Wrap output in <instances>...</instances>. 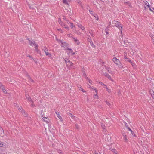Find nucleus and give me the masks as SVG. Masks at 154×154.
Returning <instances> with one entry per match:
<instances>
[{
  "label": "nucleus",
  "mask_w": 154,
  "mask_h": 154,
  "mask_svg": "<svg viewBox=\"0 0 154 154\" xmlns=\"http://www.w3.org/2000/svg\"><path fill=\"white\" fill-rule=\"evenodd\" d=\"M113 61L118 66L119 68H121L123 66L121 63L118 59L115 57L112 59Z\"/></svg>",
  "instance_id": "1"
},
{
  "label": "nucleus",
  "mask_w": 154,
  "mask_h": 154,
  "mask_svg": "<svg viewBox=\"0 0 154 154\" xmlns=\"http://www.w3.org/2000/svg\"><path fill=\"white\" fill-rule=\"evenodd\" d=\"M114 23L115 24V26L116 27L119 28V29L121 33H122V26H121L120 23L116 21H114Z\"/></svg>",
  "instance_id": "2"
},
{
  "label": "nucleus",
  "mask_w": 154,
  "mask_h": 154,
  "mask_svg": "<svg viewBox=\"0 0 154 154\" xmlns=\"http://www.w3.org/2000/svg\"><path fill=\"white\" fill-rule=\"evenodd\" d=\"M27 40L29 41V44L31 46H32L33 45H34L35 47H38V45L36 44L35 41H31L29 39H27Z\"/></svg>",
  "instance_id": "3"
},
{
  "label": "nucleus",
  "mask_w": 154,
  "mask_h": 154,
  "mask_svg": "<svg viewBox=\"0 0 154 154\" xmlns=\"http://www.w3.org/2000/svg\"><path fill=\"white\" fill-rule=\"evenodd\" d=\"M42 50H43L44 52L45 53L46 56H48L50 57H51V54L48 53V49L46 48L45 47H44V48H43Z\"/></svg>",
  "instance_id": "4"
},
{
  "label": "nucleus",
  "mask_w": 154,
  "mask_h": 154,
  "mask_svg": "<svg viewBox=\"0 0 154 154\" xmlns=\"http://www.w3.org/2000/svg\"><path fill=\"white\" fill-rule=\"evenodd\" d=\"M25 97H26V99L28 100V102H32V100L31 99V98L29 96V95L27 94L26 93V94L25 95Z\"/></svg>",
  "instance_id": "5"
},
{
  "label": "nucleus",
  "mask_w": 154,
  "mask_h": 154,
  "mask_svg": "<svg viewBox=\"0 0 154 154\" xmlns=\"http://www.w3.org/2000/svg\"><path fill=\"white\" fill-rule=\"evenodd\" d=\"M73 39L75 42V43L77 45H79L80 44L79 41L76 38L72 37Z\"/></svg>",
  "instance_id": "6"
},
{
  "label": "nucleus",
  "mask_w": 154,
  "mask_h": 154,
  "mask_svg": "<svg viewBox=\"0 0 154 154\" xmlns=\"http://www.w3.org/2000/svg\"><path fill=\"white\" fill-rule=\"evenodd\" d=\"M67 115L71 117L72 118V119H74V120H75L76 119L75 118V116L73 115L71 113L68 112L67 113Z\"/></svg>",
  "instance_id": "7"
},
{
  "label": "nucleus",
  "mask_w": 154,
  "mask_h": 154,
  "mask_svg": "<svg viewBox=\"0 0 154 154\" xmlns=\"http://www.w3.org/2000/svg\"><path fill=\"white\" fill-rule=\"evenodd\" d=\"M56 114H57V117L59 118V119H60V120L61 121H63V119L59 115V113L58 112L56 111L55 112Z\"/></svg>",
  "instance_id": "8"
},
{
  "label": "nucleus",
  "mask_w": 154,
  "mask_h": 154,
  "mask_svg": "<svg viewBox=\"0 0 154 154\" xmlns=\"http://www.w3.org/2000/svg\"><path fill=\"white\" fill-rule=\"evenodd\" d=\"M61 42L62 44V46L63 47L65 48H67V44L65 42H63L62 41H61Z\"/></svg>",
  "instance_id": "9"
},
{
  "label": "nucleus",
  "mask_w": 154,
  "mask_h": 154,
  "mask_svg": "<svg viewBox=\"0 0 154 154\" xmlns=\"http://www.w3.org/2000/svg\"><path fill=\"white\" fill-rule=\"evenodd\" d=\"M77 86L78 88L80 91H81L84 92H86L84 90V89H82L81 86L80 85H78Z\"/></svg>",
  "instance_id": "10"
},
{
  "label": "nucleus",
  "mask_w": 154,
  "mask_h": 154,
  "mask_svg": "<svg viewBox=\"0 0 154 154\" xmlns=\"http://www.w3.org/2000/svg\"><path fill=\"white\" fill-rule=\"evenodd\" d=\"M104 75L107 77L111 81H112V79L110 76L108 74V73H104Z\"/></svg>",
  "instance_id": "11"
},
{
  "label": "nucleus",
  "mask_w": 154,
  "mask_h": 154,
  "mask_svg": "<svg viewBox=\"0 0 154 154\" xmlns=\"http://www.w3.org/2000/svg\"><path fill=\"white\" fill-rule=\"evenodd\" d=\"M0 131L1 132L0 133V135L1 137H3L4 135V131L2 128H0Z\"/></svg>",
  "instance_id": "12"
},
{
  "label": "nucleus",
  "mask_w": 154,
  "mask_h": 154,
  "mask_svg": "<svg viewBox=\"0 0 154 154\" xmlns=\"http://www.w3.org/2000/svg\"><path fill=\"white\" fill-rule=\"evenodd\" d=\"M77 26L80 28H81V29L82 30H83L85 29L84 27L81 24L78 23L77 24Z\"/></svg>",
  "instance_id": "13"
},
{
  "label": "nucleus",
  "mask_w": 154,
  "mask_h": 154,
  "mask_svg": "<svg viewBox=\"0 0 154 154\" xmlns=\"http://www.w3.org/2000/svg\"><path fill=\"white\" fill-rule=\"evenodd\" d=\"M21 113H22L23 115L25 117H26L27 116V114L25 112V111L23 110L22 111Z\"/></svg>",
  "instance_id": "14"
},
{
  "label": "nucleus",
  "mask_w": 154,
  "mask_h": 154,
  "mask_svg": "<svg viewBox=\"0 0 154 154\" xmlns=\"http://www.w3.org/2000/svg\"><path fill=\"white\" fill-rule=\"evenodd\" d=\"M72 64H73V63L72 62L70 61V60H68L67 62V66L69 65V66H72Z\"/></svg>",
  "instance_id": "15"
},
{
  "label": "nucleus",
  "mask_w": 154,
  "mask_h": 154,
  "mask_svg": "<svg viewBox=\"0 0 154 154\" xmlns=\"http://www.w3.org/2000/svg\"><path fill=\"white\" fill-rule=\"evenodd\" d=\"M122 135L124 137V139L125 141L126 142L128 140L127 138L126 135H125V134L124 133H123Z\"/></svg>",
  "instance_id": "16"
},
{
  "label": "nucleus",
  "mask_w": 154,
  "mask_h": 154,
  "mask_svg": "<svg viewBox=\"0 0 154 154\" xmlns=\"http://www.w3.org/2000/svg\"><path fill=\"white\" fill-rule=\"evenodd\" d=\"M125 60L127 61H128L129 62L131 63V64L133 66H134V62H133V61H131V60L129 58H128L127 60Z\"/></svg>",
  "instance_id": "17"
},
{
  "label": "nucleus",
  "mask_w": 154,
  "mask_h": 154,
  "mask_svg": "<svg viewBox=\"0 0 154 154\" xmlns=\"http://www.w3.org/2000/svg\"><path fill=\"white\" fill-rule=\"evenodd\" d=\"M88 41L90 43L92 42V40H91V38L90 36H89L88 37Z\"/></svg>",
  "instance_id": "18"
},
{
  "label": "nucleus",
  "mask_w": 154,
  "mask_h": 154,
  "mask_svg": "<svg viewBox=\"0 0 154 154\" xmlns=\"http://www.w3.org/2000/svg\"><path fill=\"white\" fill-rule=\"evenodd\" d=\"M89 33L92 37H94V35L93 34V32L91 30L89 31Z\"/></svg>",
  "instance_id": "19"
},
{
  "label": "nucleus",
  "mask_w": 154,
  "mask_h": 154,
  "mask_svg": "<svg viewBox=\"0 0 154 154\" xmlns=\"http://www.w3.org/2000/svg\"><path fill=\"white\" fill-rule=\"evenodd\" d=\"M58 22H59V24L60 25H61V26H63V23L61 21V20L60 18L59 19H58Z\"/></svg>",
  "instance_id": "20"
},
{
  "label": "nucleus",
  "mask_w": 154,
  "mask_h": 154,
  "mask_svg": "<svg viewBox=\"0 0 154 154\" xmlns=\"http://www.w3.org/2000/svg\"><path fill=\"white\" fill-rule=\"evenodd\" d=\"M145 4L149 8L150 7V5L148 2L147 1L145 2Z\"/></svg>",
  "instance_id": "21"
},
{
  "label": "nucleus",
  "mask_w": 154,
  "mask_h": 154,
  "mask_svg": "<svg viewBox=\"0 0 154 154\" xmlns=\"http://www.w3.org/2000/svg\"><path fill=\"white\" fill-rule=\"evenodd\" d=\"M62 26L63 27L67 29H69V28H68V26L67 25H66L64 23L63 24V26Z\"/></svg>",
  "instance_id": "22"
},
{
  "label": "nucleus",
  "mask_w": 154,
  "mask_h": 154,
  "mask_svg": "<svg viewBox=\"0 0 154 154\" xmlns=\"http://www.w3.org/2000/svg\"><path fill=\"white\" fill-rule=\"evenodd\" d=\"M44 120L45 122H46V123H48V122L49 121V119H48L47 117L45 118V119H44Z\"/></svg>",
  "instance_id": "23"
},
{
  "label": "nucleus",
  "mask_w": 154,
  "mask_h": 154,
  "mask_svg": "<svg viewBox=\"0 0 154 154\" xmlns=\"http://www.w3.org/2000/svg\"><path fill=\"white\" fill-rule=\"evenodd\" d=\"M31 102V106L32 107H34L35 106V105L34 104V102L33 101V100H32V102Z\"/></svg>",
  "instance_id": "24"
},
{
  "label": "nucleus",
  "mask_w": 154,
  "mask_h": 154,
  "mask_svg": "<svg viewBox=\"0 0 154 154\" xmlns=\"http://www.w3.org/2000/svg\"><path fill=\"white\" fill-rule=\"evenodd\" d=\"M82 73L83 74V75L84 76H85V78L86 77V74L85 73V71H84L82 70Z\"/></svg>",
  "instance_id": "25"
},
{
  "label": "nucleus",
  "mask_w": 154,
  "mask_h": 154,
  "mask_svg": "<svg viewBox=\"0 0 154 154\" xmlns=\"http://www.w3.org/2000/svg\"><path fill=\"white\" fill-rule=\"evenodd\" d=\"M28 79L30 82H33V80L29 76L28 77Z\"/></svg>",
  "instance_id": "26"
},
{
  "label": "nucleus",
  "mask_w": 154,
  "mask_h": 154,
  "mask_svg": "<svg viewBox=\"0 0 154 154\" xmlns=\"http://www.w3.org/2000/svg\"><path fill=\"white\" fill-rule=\"evenodd\" d=\"M37 48L38 47H35V50L36 51V52L38 53H40V51Z\"/></svg>",
  "instance_id": "27"
},
{
  "label": "nucleus",
  "mask_w": 154,
  "mask_h": 154,
  "mask_svg": "<svg viewBox=\"0 0 154 154\" xmlns=\"http://www.w3.org/2000/svg\"><path fill=\"white\" fill-rule=\"evenodd\" d=\"M91 45L94 48H95V45L94 44L93 42H92L91 43H90Z\"/></svg>",
  "instance_id": "28"
},
{
  "label": "nucleus",
  "mask_w": 154,
  "mask_h": 154,
  "mask_svg": "<svg viewBox=\"0 0 154 154\" xmlns=\"http://www.w3.org/2000/svg\"><path fill=\"white\" fill-rule=\"evenodd\" d=\"M153 93H152V92L150 93V94H151V95L152 97L154 99V92L152 91Z\"/></svg>",
  "instance_id": "29"
},
{
  "label": "nucleus",
  "mask_w": 154,
  "mask_h": 154,
  "mask_svg": "<svg viewBox=\"0 0 154 154\" xmlns=\"http://www.w3.org/2000/svg\"><path fill=\"white\" fill-rule=\"evenodd\" d=\"M4 146H5L4 145L2 142L0 141V147H3Z\"/></svg>",
  "instance_id": "30"
},
{
  "label": "nucleus",
  "mask_w": 154,
  "mask_h": 154,
  "mask_svg": "<svg viewBox=\"0 0 154 154\" xmlns=\"http://www.w3.org/2000/svg\"><path fill=\"white\" fill-rule=\"evenodd\" d=\"M106 89H107V91L109 93H110L111 92V90L109 89L106 86Z\"/></svg>",
  "instance_id": "31"
},
{
  "label": "nucleus",
  "mask_w": 154,
  "mask_h": 154,
  "mask_svg": "<svg viewBox=\"0 0 154 154\" xmlns=\"http://www.w3.org/2000/svg\"><path fill=\"white\" fill-rule=\"evenodd\" d=\"M18 110L20 111H21L22 112V111L23 110L22 109V108L21 107H19L18 108Z\"/></svg>",
  "instance_id": "32"
},
{
  "label": "nucleus",
  "mask_w": 154,
  "mask_h": 154,
  "mask_svg": "<svg viewBox=\"0 0 154 154\" xmlns=\"http://www.w3.org/2000/svg\"><path fill=\"white\" fill-rule=\"evenodd\" d=\"M108 72H109V73L111 74H113V72L111 71L110 69H108Z\"/></svg>",
  "instance_id": "33"
},
{
  "label": "nucleus",
  "mask_w": 154,
  "mask_h": 154,
  "mask_svg": "<svg viewBox=\"0 0 154 154\" xmlns=\"http://www.w3.org/2000/svg\"><path fill=\"white\" fill-rule=\"evenodd\" d=\"M63 3L66 4L68 5L67 1V0H63Z\"/></svg>",
  "instance_id": "34"
},
{
  "label": "nucleus",
  "mask_w": 154,
  "mask_h": 154,
  "mask_svg": "<svg viewBox=\"0 0 154 154\" xmlns=\"http://www.w3.org/2000/svg\"><path fill=\"white\" fill-rule=\"evenodd\" d=\"M86 79L89 81V82L90 83H91V82H92V81L91 80L89 79H88V77H86Z\"/></svg>",
  "instance_id": "35"
},
{
  "label": "nucleus",
  "mask_w": 154,
  "mask_h": 154,
  "mask_svg": "<svg viewBox=\"0 0 154 154\" xmlns=\"http://www.w3.org/2000/svg\"><path fill=\"white\" fill-rule=\"evenodd\" d=\"M70 26L72 28H73V27H75V26L74 25L73 23H70Z\"/></svg>",
  "instance_id": "36"
},
{
  "label": "nucleus",
  "mask_w": 154,
  "mask_h": 154,
  "mask_svg": "<svg viewBox=\"0 0 154 154\" xmlns=\"http://www.w3.org/2000/svg\"><path fill=\"white\" fill-rule=\"evenodd\" d=\"M101 127H102V128H103L104 129H105V126L104 125H103V124H101Z\"/></svg>",
  "instance_id": "37"
},
{
  "label": "nucleus",
  "mask_w": 154,
  "mask_h": 154,
  "mask_svg": "<svg viewBox=\"0 0 154 154\" xmlns=\"http://www.w3.org/2000/svg\"><path fill=\"white\" fill-rule=\"evenodd\" d=\"M67 49L68 50H69L70 51V52H73V51H72V50L71 49H70V48H67Z\"/></svg>",
  "instance_id": "38"
},
{
  "label": "nucleus",
  "mask_w": 154,
  "mask_h": 154,
  "mask_svg": "<svg viewBox=\"0 0 154 154\" xmlns=\"http://www.w3.org/2000/svg\"><path fill=\"white\" fill-rule=\"evenodd\" d=\"M99 83L100 85H104V86H105L106 87V85H105V84H104L102 82H99Z\"/></svg>",
  "instance_id": "39"
},
{
  "label": "nucleus",
  "mask_w": 154,
  "mask_h": 154,
  "mask_svg": "<svg viewBox=\"0 0 154 154\" xmlns=\"http://www.w3.org/2000/svg\"><path fill=\"white\" fill-rule=\"evenodd\" d=\"M65 63H66V64L67 65V62H68V61L69 60H68L67 59H65Z\"/></svg>",
  "instance_id": "40"
},
{
  "label": "nucleus",
  "mask_w": 154,
  "mask_h": 154,
  "mask_svg": "<svg viewBox=\"0 0 154 154\" xmlns=\"http://www.w3.org/2000/svg\"><path fill=\"white\" fill-rule=\"evenodd\" d=\"M94 89L95 90V91L96 92V95H95V96H96L97 95V90L96 89L94 88Z\"/></svg>",
  "instance_id": "41"
},
{
  "label": "nucleus",
  "mask_w": 154,
  "mask_h": 154,
  "mask_svg": "<svg viewBox=\"0 0 154 154\" xmlns=\"http://www.w3.org/2000/svg\"><path fill=\"white\" fill-rule=\"evenodd\" d=\"M106 102L107 105L109 106L110 105V103L107 101H106Z\"/></svg>",
  "instance_id": "42"
},
{
  "label": "nucleus",
  "mask_w": 154,
  "mask_h": 154,
  "mask_svg": "<svg viewBox=\"0 0 154 154\" xmlns=\"http://www.w3.org/2000/svg\"><path fill=\"white\" fill-rule=\"evenodd\" d=\"M127 128L128 129V130L129 131H130L131 132H132V131L131 130V129H130L129 127H127Z\"/></svg>",
  "instance_id": "43"
},
{
  "label": "nucleus",
  "mask_w": 154,
  "mask_h": 154,
  "mask_svg": "<svg viewBox=\"0 0 154 154\" xmlns=\"http://www.w3.org/2000/svg\"><path fill=\"white\" fill-rule=\"evenodd\" d=\"M75 127L77 129H78L79 128V126L77 124H75Z\"/></svg>",
  "instance_id": "44"
},
{
  "label": "nucleus",
  "mask_w": 154,
  "mask_h": 154,
  "mask_svg": "<svg viewBox=\"0 0 154 154\" xmlns=\"http://www.w3.org/2000/svg\"><path fill=\"white\" fill-rule=\"evenodd\" d=\"M41 114L42 115V119L44 120V119H45V117H44L43 115L42 114V113H41Z\"/></svg>",
  "instance_id": "45"
},
{
  "label": "nucleus",
  "mask_w": 154,
  "mask_h": 154,
  "mask_svg": "<svg viewBox=\"0 0 154 154\" xmlns=\"http://www.w3.org/2000/svg\"><path fill=\"white\" fill-rule=\"evenodd\" d=\"M124 59L125 60H127L128 58H127L126 56L125 55V56Z\"/></svg>",
  "instance_id": "46"
},
{
  "label": "nucleus",
  "mask_w": 154,
  "mask_h": 154,
  "mask_svg": "<svg viewBox=\"0 0 154 154\" xmlns=\"http://www.w3.org/2000/svg\"><path fill=\"white\" fill-rule=\"evenodd\" d=\"M131 133L132 135L133 136H135V134L134 133V132H133V131H132V132H131Z\"/></svg>",
  "instance_id": "47"
},
{
  "label": "nucleus",
  "mask_w": 154,
  "mask_h": 154,
  "mask_svg": "<svg viewBox=\"0 0 154 154\" xmlns=\"http://www.w3.org/2000/svg\"><path fill=\"white\" fill-rule=\"evenodd\" d=\"M28 57H29L31 59H33V58L31 56L29 55V56H28Z\"/></svg>",
  "instance_id": "48"
},
{
  "label": "nucleus",
  "mask_w": 154,
  "mask_h": 154,
  "mask_svg": "<svg viewBox=\"0 0 154 154\" xmlns=\"http://www.w3.org/2000/svg\"><path fill=\"white\" fill-rule=\"evenodd\" d=\"M149 10H151L152 11H153V10H154V8H152V9H151V8H149Z\"/></svg>",
  "instance_id": "49"
},
{
  "label": "nucleus",
  "mask_w": 154,
  "mask_h": 154,
  "mask_svg": "<svg viewBox=\"0 0 154 154\" xmlns=\"http://www.w3.org/2000/svg\"><path fill=\"white\" fill-rule=\"evenodd\" d=\"M72 35L71 34H69L68 35V36L69 37H72Z\"/></svg>",
  "instance_id": "50"
},
{
  "label": "nucleus",
  "mask_w": 154,
  "mask_h": 154,
  "mask_svg": "<svg viewBox=\"0 0 154 154\" xmlns=\"http://www.w3.org/2000/svg\"><path fill=\"white\" fill-rule=\"evenodd\" d=\"M106 70H107L108 69H110V68L109 67H106Z\"/></svg>",
  "instance_id": "51"
},
{
  "label": "nucleus",
  "mask_w": 154,
  "mask_h": 154,
  "mask_svg": "<svg viewBox=\"0 0 154 154\" xmlns=\"http://www.w3.org/2000/svg\"><path fill=\"white\" fill-rule=\"evenodd\" d=\"M105 31H106V34L107 35V34H108L109 33H108V32L106 30V29H105Z\"/></svg>",
  "instance_id": "52"
},
{
  "label": "nucleus",
  "mask_w": 154,
  "mask_h": 154,
  "mask_svg": "<svg viewBox=\"0 0 154 154\" xmlns=\"http://www.w3.org/2000/svg\"><path fill=\"white\" fill-rule=\"evenodd\" d=\"M58 31H60V32H61V31H62V30H61V29H58Z\"/></svg>",
  "instance_id": "53"
},
{
  "label": "nucleus",
  "mask_w": 154,
  "mask_h": 154,
  "mask_svg": "<svg viewBox=\"0 0 154 154\" xmlns=\"http://www.w3.org/2000/svg\"><path fill=\"white\" fill-rule=\"evenodd\" d=\"M63 18L64 20H66V18L64 16H63Z\"/></svg>",
  "instance_id": "54"
},
{
  "label": "nucleus",
  "mask_w": 154,
  "mask_h": 154,
  "mask_svg": "<svg viewBox=\"0 0 154 154\" xmlns=\"http://www.w3.org/2000/svg\"><path fill=\"white\" fill-rule=\"evenodd\" d=\"M125 125L126 127H128L127 126H128V125L127 124H125Z\"/></svg>",
  "instance_id": "55"
},
{
  "label": "nucleus",
  "mask_w": 154,
  "mask_h": 154,
  "mask_svg": "<svg viewBox=\"0 0 154 154\" xmlns=\"http://www.w3.org/2000/svg\"><path fill=\"white\" fill-rule=\"evenodd\" d=\"M82 70H83V71H84V68H82Z\"/></svg>",
  "instance_id": "56"
},
{
  "label": "nucleus",
  "mask_w": 154,
  "mask_h": 154,
  "mask_svg": "<svg viewBox=\"0 0 154 154\" xmlns=\"http://www.w3.org/2000/svg\"><path fill=\"white\" fill-rule=\"evenodd\" d=\"M75 54V52H73V53L72 54V55H74V54Z\"/></svg>",
  "instance_id": "57"
},
{
  "label": "nucleus",
  "mask_w": 154,
  "mask_h": 154,
  "mask_svg": "<svg viewBox=\"0 0 154 154\" xmlns=\"http://www.w3.org/2000/svg\"><path fill=\"white\" fill-rule=\"evenodd\" d=\"M94 154H98V153L97 152H95L94 153Z\"/></svg>",
  "instance_id": "58"
},
{
  "label": "nucleus",
  "mask_w": 154,
  "mask_h": 154,
  "mask_svg": "<svg viewBox=\"0 0 154 154\" xmlns=\"http://www.w3.org/2000/svg\"><path fill=\"white\" fill-rule=\"evenodd\" d=\"M118 93L119 94H120V92L119 91V92H118Z\"/></svg>",
  "instance_id": "59"
},
{
  "label": "nucleus",
  "mask_w": 154,
  "mask_h": 154,
  "mask_svg": "<svg viewBox=\"0 0 154 154\" xmlns=\"http://www.w3.org/2000/svg\"><path fill=\"white\" fill-rule=\"evenodd\" d=\"M89 11H90V12H92V11H91V10H89Z\"/></svg>",
  "instance_id": "60"
},
{
  "label": "nucleus",
  "mask_w": 154,
  "mask_h": 154,
  "mask_svg": "<svg viewBox=\"0 0 154 154\" xmlns=\"http://www.w3.org/2000/svg\"><path fill=\"white\" fill-rule=\"evenodd\" d=\"M48 126H49V128H50L51 127V125H48Z\"/></svg>",
  "instance_id": "61"
},
{
  "label": "nucleus",
  "mask_w": 154,
  "mask_h": 154,
  "mask_svg": "<svg viewBox=\"0 0 154 154\" xmlns=\"http://www.w3.org/2000/svg\"><path fill=\"white\" fill-rule=\"evenodd\" d=\"M71 0H67V2H69Z\"/></svg>",
  "instance_id": "62"
},
{
  "label": "nucleus",
  "mask_w": 154,
  "mask_h": 154,
  "mask_svg": "<svg viewBox=\"0 0 154 154\" xmlns=\"http://www.w3.org/2000/svg\"><path fill=\"white\" fill-rule=\"evenodd\" d=\"M152 40H153V41H154V39L153 40V38H152ZM153 44H154V43H153Z\"/></svg>",
  "instance_id": "63"
},
{
  "label": "nucleus",
  "mask_w": 154,
  "mask_h": 154,
  "mask_svg": "<svg viewBox=\"0 0 154 154\" xmlns=\"http://www.w3.org/2000/svg\"><path fill=\"white\" fill-rule=\"evenodd\" d=\"M115 154H117V153H115Z\"/></svg>",
  "instance_id": "64"
}]
</instances>
